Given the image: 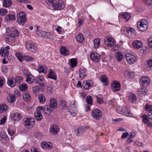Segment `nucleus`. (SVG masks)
Instances as JSON below:
<instances>
[{
    "label": "nucleus",
    "mask_w": 152,
    "mask_h": 152,
    "mask_svg": "<svg viewBox=\"0 0 152 152\" xmlns=\"http://www.w3.org/2000/svg\"><path fill=\"white\" fill-rule=\"evenodd\" d=\"M6 32L8 37L6 39L9 42L14 41V37L19 35L18 31L13 27H10L6 29Z\"/></svg>",
    "instance_id": "f257e3e1"
},
{
    "label": "nucleus",
    "mask_w": 152,
    "mask_h": 152,
    "mask_svg": "<svg viewBox=\"0 0 152 152\" xmlns=\"http://www.w3.org/2000/svg\"><path fill=\"white\" fill-rule=\"evenodd\" d=\"M148 23L147 21L145 19L140 20L138 23L137 28L140 31H145L148 28Z\"/></svg>",
    "instance_id": "f03ea898"
},
{
    "label": "nucleus",
    "mask_w": 152,
    "mask_h": 152,
    "mask_svg": "<svg viewBox=\"0 0 152 152\" xmlns=\"http://www.w3.org/2000/svg\"><path fill=\"white\" fill-rule=\"evenodd\" d=\"M17 22L20 25H23L26 21V16L23 12H20L17 16Z\"/></svg>",
    "instance_id": "7ed1b4c3"
},
{
    "label": "nucleus",
    "mask_w": 152,
    "mask_h": 152,
    "mask_svg": "<svg viewBox=\"0 0 152 152\" xmlns=\"http://www.w3.org/2000/svg\"><path fill=\"white\" fill-rule=\"evenodd\" d=\"M125 56L126 61L129 64H133L137 61V57L134 53H127Z\"/></svg>",
    "instance_id": "20e7f679"
},
{
    "label": "nucleus",
    "mask_w": 152,
    "mask_h": 152,
    "mask_svg": "<svg viewBox=\"0 0 152 152\" xmlns=\"http://www.w3.org/2000/svg\"><path fill=\"white\" fill-rule=\"evenodd\" d=\"M43 109V107L38 106L36 108V111L34 113V116L35 119L38 121H41L43 118L41 113V110Z\"/></svg>",
    "instance_id": "39448f33"
},
{
    "label": "nucleus",
    "mask_w": 152,
    "mask_h": 152,
    "mask_svg": "<svg viewBox=\"0 0 152 152\" xmlns=\"http://www.w3.org/2000/svg\"><path fill=\"white\" fill-rule=\"evenodd\" d=\"M52 6L53 9L56 11L61 10L65 7L64 2L61 0L55 2Z\"/></svg>",
    "instance_id": "423d86ee"
},
{
    "label": "nucleus",
    "mask_w": 152,
    "mask_h": 152,
    "mask_svg": "<svg viewBox=\"0 0 152 152\" xmlns=\"http://www.w3.org/2000/svg\"><path fill=\"white\" fill-rule=\"evenodd\" d=\"M23 121L24 125L27 128L32 127L34 124V120L33 118H26Z\"/></svg>",
    "instance_id": "0eeeda50"
},
{
    "label": "nucleus",
    "mask_w": 152,
    "mask_h": 152,
    "mask_svg": "<svg viewBox=\"0 0 152 152\" xmlns=\"http://www.w3.org/2000/svg\"><path fill=\"white\" fill-rule=\"evenodd\" d=\"M116 111L119 113L124 115L128 116L131 117L132 115L131 111L127 110L125 107L122 108H119L116 110Z\"/></svg>",
    "instance_id": "6e6552de"
},
{
    "label": "nucleus",
    "mask_w": 152,
    "mask_h": 152,
    "mask_svg": "<svg viewBox=\"0 0 152 152\" xmlns=\"http://www.w3.org/2000/svg\"><path fill=\"white\" fill-rule=\"evenodd\" d=\"M124 31L127 36L130 38L134 37L136 35L135 31L134 29L129 27H126L124 28Z\"/></svg>",
    "instance_id": "1a4fd4ad"
},
{
    "label": "nucleus",
    "mask_w": 152,
    "mask_h": 152,
    "mask_svg": "<svg viewBox=\"0 0 152 152\" xmlns=\"http://www.w3.org/2000/svg\"><path fill=\"white\" fill-rule=\"evenodd\" d=\"M92 116L95 119L99 120L102 117V111L98 109L94 110L92 112Z\"/></svg>",
    "instance_id": "9d476101"
},
{
    "label": "nucleus",
    "mask_w": 152,
    "mask_h": 152,
    "mask_svg": "<svg viewBox=\"0 0 152 152\" xmlns=\"http://www.w3.org/2000/svg\"><path fill=\"white\" fill-rule=\"evenodd\" d=\"M37 34L39 36L42 38L52 39L51 34L50 32L47 33L44 31L37 30Z\"/></svg>",
    "instance_id": "9b49d317"
},
{
    "label": "nucleus",
    "mask_w": 152,
    "mask_h": 152,
    "mask_svg": "<svg viewBox=\"0 0 152 152\" xmlns=\"http://www.w3.org/2000/svg\"><path fill=\"white\" fill-rule=\"evenodd\" d=\"M115 42L112 37L107 36L104 38V43L106 45L109 47L113 46L115 44Z\"/></svg>",
    "instance_id": "f8f14e48"
},
{
    "label": "nucleus",
    "mask_w": 152,
    "mask_h": 152,
    "mask_svg": "<svg viewBox=\"0 0 152 152\" xmlns=\"http://www.w3.org/2000/svg\"><path fill=\"white\" fill-rule=\"evenodd\" d=\"M150 78L148 76H142L140 78L142 85L145 86H148L150 83Z\"/></svg>",
    "instance_id": "ddd939ff"
},
{
    "label": "nucleus",
    "mask_w": 152,
    "mask_h": 152,
    "mask_svg": "<svg viewBox=\"0 0 152 152\" xmlns=\"http://www.w3.org/2000/svg\"><path fill=\"white\" fill-rule=\"evenodd\" d=\"M10 49V47L7 46L4 48H2L0 50V54L4 57H7L9 54L8 50Z\"/></svg>",
    "instance_id": "4468645a"
},
{
    "label": "nucleus",
    "mask_w": 152,
    "mask_h": 152,
    "mask_svg": "<svg viewBox=\"0 0 152 152\" xmlns=\"http://www.w3.org/2000/svg\"><path fill=\"white\" fill-rule=\"evenodd\" d=\"M79 74L81 79H83L88 75L86 69L83 67H80L79 71Z\"/></svg>",
    "instance_id": "2eb2a0df"
},
{
    "label": "nucleus",
    "mask_w": 152,
    "mask_h": 152,
    "mask_svg": "<svg viewBox=\"0 0 152 152\" xmlns=\"http://www.w3.org/2000/svg\"><path fill=\"white\" fill-rule=\"evenodd\" d=\"M26 47L27 50L31 52H35L37 49V45L33 43H27L26 45Z\"/></svg>",
    "instance_id": "dca6fc26"
},
{
    "label": "nucleus",
    "mask_w": 152,
    "mask_h": 152,
    "mask_svg": "<svg viewBox=\"0 0 152 152\" xmlns=\"http://www.w3.org/2000/svg\"><path fill=\"white\" fill-rule=\"evenodd\" d=\"M0 140L3 144H6L7 143L9 139L6 133L1 132L0 133Z\"/></svg>",
    "instance_id": "f3484780"
},
{
    "label": "nucleus",
    "mask_w": 152,
    "mask_h": 152,
    "mask_svg": "<svg viewBox=\"0 0 152 152\" xmlns=\"http://www.w3.org/2000/svg\"><path fill=\"white\" fill-rule=\"evenodd\" d=\"M22 117V114L18 113H12L11 115V118L14 121H18Z\"/></svg>",
    "instance_id": "a211bd4d"
},
{
    "label": "nucleus",
    "mask_w": 152,
    "mask_h": 152,
    "mask_svg": "<svg viewBox=\"0 0 152 152\" xmlns=\"http://www.w3.org/2000/svg\"><path fill=\"white\" fill-rule=\"evenodd\" d=\"M113 90L115 91H117L121 89V84L119 82L114 81L111 84Z\"/></svg>",
    "instance_id": "6ab92c4d"
},
{
    "label": "nucleus",
    "mask_w": 152,
    "mask_h": 152,
    "mask_svg": "<svg viewBox=\"0 0 152 152\" xmlns=\"http://www.w3.org/2000/svg\"><path fill=\"white\" fill-rule=\"evenodd\" d=\"M93 85V82L90 80L84 81L83 83V86L86 90L89 89V88Z\"/></svg>",
    "instance_id": "aec40b11"
},
{
    "label": "nucleus",
    "mask_w": 152,
    "mask_h": 152,
    "mask_svg": "<svg viewBox=\"0 0 152 152\" xmlns=\"http://www.w3.org/2000/svg\"><path fill=\"white\" fill-rule=\"evenodd\" d=\"M100 55L96 53L93 52L90 55V58L95 62H98L100 60Z\"/></svg>",
    "instance_id": "412c9836"
},
{
    "label": "nucleus",
    "mask_w": 152,
    "mask_h": 152,
    "mask_svg": "<svg viewBox=\"0 0 152 152\" xmlns=\"http://www.w3.org/2000/svg\"><path fill=\"white\" fill-rule=\"evenodd\" d=\"M132 46L135 49H139L142 47V44L140 41L136 40L132 42Z\"/></svg>",
    "instance_id": "4be33fe9"
},
{
    "label": "nucleus",
    "mask_w": 152,
    "mask_h": 152,
    "mask_svg": "<svg viewBox=\"0 0 152 152\" xmlns=\"http://www.w3.org/2000/svg\"><path fill=\"white\" fill-rule=\"evenodd\" d=\"M49 107L51 108L56 109L57 107V104L56 100L55 98H52L50 99Z\"/></svg>",
    "instance_id": "5701e85b"
},
{
    "label": "nucleus",
    "mask_w": 152,
    "mask_h": 152,
    "mask_svg": "<svg viewBox=\"0 0 152 152\" xmlns=\"http://www.w3.org/2000/svg\"><path fill=\"white\" fill-rule=\"evenodd\" d=\"M41 147L44 149L50 150L52 148V144L50 142H43L41 144Z\"/></svg>",
    "instance_id": "b1692460"
},
{
    "label": "nucleus",
    "mask_w": 152,
    "mask_h": 152,
    "mask_svg": "<svg viewBox=\"0 0 152 152\" xmlns=\"http://www.w3.org/2000/svg\"><path fill=\"white\" fill-rule=\"evenodd\" d=\"M48 69L45 65H39L37 68V70L40 73H46Z\"/></svg>",
    "instance_id": "393cba45"
},
{
    "label": "nucleus",
    "mask_w": 152,
    "mask_h": 152,
    "mask_svg": "<svg viewBox=\"0 0 152 152\" xmlns=\"http://www.w3.org/2000/svg\"><path fill=\"white\" fill-rule=\"evenodd\" d=\"M26 82L29 84L32 83L34 81V79L33 76L30 73L26 74Z\"/></svg>",
    "instance_id": "a878e982"
},
{
    "label": "nucleus",
    "mask_w": 152,
    "mask_h": 152,
    "mask_svg": "<svg viewBox=\"0 0 152 152\" xmlns=\"http://www.w3.org/2000/svg\"><path fill=\"white\" fill-rule=\"evenodd\" d=\"M41 110H44L45 113L47 115H50L53 111V109L51 108L48 105L45 106L44 107H43V109Z\"/></svg>",
    "instance_id": "bb28decb"
},
{
    "label": "nucleus",
    "mask_w": 152,
    "mask_h": 152,
    "mask_svg": "<svg viewBox=\"0 0 152 152\" xmlns=\"http://www.w3.org/2000/svg\"><path fill=\"white\" fill-rule=\"evenodd\" d=\"M83 126H81L75 129V133L76 136H79L85 132Z\"/></svg>",
    "instance_id": "cd10ccee"
},
{
    "label": "nucleus",
    "mask_w": 152,
    "mask_h": 152,
    "mask_svg": "<svg viewBox=\"0 0 152 152\" xmlns=\"http://www.w3.org/2000/svg\"><path fill=\"white\" fill-rule=\"evenodd\" d=\"M15 15L13 13H10L5 16V20L7 21H12L15 19Z\"/></svg>",
    "instance_id": "c85d7f7f"
},
{
    "label": "nucleus",
    "mask_w": 152,
    "mask_h": 152,
    "mask_svg": "<svg viewBox=\"0 0 152 152\" xmlns=\"http://www.w3.org/2000/svg\"><path fill=\"white\" fill-rule=\"evenodd\" d=\"M7 101L10 103H13L15 101L16 97L15 95L12 94H9L7 97Z\"/></svg>",
    "instance_id": "c756f323"
},
{
    "label": "nucleus",
    "mask_w": 152,
    "mask_h": 152,
    "mask_svg": "<svg viewBox=\"0 0 152 152\" xmlns=\"http://www.w3.org/2000/svg\"><path fill=\"white\" fill-rule=\"evenodd\" d=\"M60 53L63 55L65 56L69 55L70 54L69 51L66 49L65 47L62 46L60 49Z\"/></svg>",
    "instance_id": "7c9ffc66"
},
{
    "label": "nucleus",
    "mask_w": 152,
    "mask_h": 152,
    "mask_svg": "<svg viewBox=\"0 0 152 152\" xmlns=\"http://www.w3.org/2000/svg\"><path fill=\"white\" fill-rule=\"evenodd\" d=\"M59 129L58 126L56 125H53L50 129V132L53 135L56 134L58 132Z\"/></svg>",
    "instance_id": "2f4dec72"
},
{
    "label": "nucleus",
    "mask_w": 152,
    "mask_h": 152,
    "mask_svg": "<svg viewBox=\"0 0 152 152\" xmlns=\"http://www.w3.org/2000/svg\"><path fill=\"white\" fill-rule=\"evenodd\" d=\"M100 80L103 83L104 85L107 86L109 83V82L107 80V77L105 75H103L100 78Z\"/></svg>",
    "instance_id": "473e14b6"
},
{
    "label": "nucleus",
    "mask_w": 152,
    "mask_h": 152,
    "mask_svg": "<svg viewBox=\"0 0 152 152\" xmlns=\"http://www.w3.org/2000/svg\"><path fill=\"white\" fill-rule=\"evenodd\" d=\"M120 16L125 19L126 21H128L131 18L130 14L128 13H122L120 14Z\"/></svg>",
    "instance_id": "72a5a7b5"
},
{
    "label": "nucleus",
    "mask_w": 152,
    "mask_h": 152,
    "mask_svg": "<svg viewBox=\"0 0 152 152\" xmlns=\"http://www.w3.org/2000/svg\"><path fill=\"white\" fill-rule=\"evenodd\" d=\"M8 109V106L5 104H0V113L6 112Z\"/></svg>",
    "instance_id": "f704fd0d"
},
{
    "label": "nucleus",
    "mask_w": 152,
    "mask_h": 152,
    "mask_svg": "<svg viewBox=\"0 0 152 152\" xmlns=\"http://www.w3.org/2000/svg\"><path fill=\"white\" fill-rule=\"evenodd\" d=\"M128 100L130 102H134L137 100V98L135 94L130 93L128 96Z\"/></svg>",
    "instance_id": "c9c22d12"
},
{
    "label": "nucleus",
    "mask_w": 152,
    "mask_h": 152,
    "mask_svg": "<svg viewBox=\"0 0 152 152\" xmlns=\"http://www.w3.org/2000/svg\"><path fill=\"white\" fill-rule=\"evenodd\" d=\"M48 77L49 78L55 80L56 79V75L55 72L52 69L49 71V73L48 74Z\"/></svg>",
    "instance_id": "e433bc0d"
},
{
    "label": "nucleus",
    "mask_w": 152,
    "mask_h": 152,
    "mask_svg": "<svg viewBox=\"0 0 152 152\" xmlns=\"http://www.w3.org/2000/svg\"><path fill=\"white\" fill-rule=\"evenodd\" d=\"M12 3L11 0H3V6L6 8L9 7Z\"/></svg>",
    "instance_id": "4c0bfd02"
},
{
    "label": "nucleus",
    "mask_w": 152,
    "mask_h": 152,
    "mask_svg": "<svg viewBox=\"0 0 152 152\" xmlns=\"http://www.w3.org/2000/svg\"><path fill=\"white\" fill-rule=\"evenodd\" d=\"M35 80L37 84H39L44 81V79L42 76L38 75L36 77Z\"/></svg>",
    "instance_id": "58836bf2"
},
{
    "label": "nucleus",
    "mask_w": 152,
    "mask_h": 152,
    "mask_svg": "<svg viewBox=\"0 0 152 152\" xmlns=\"http://www.w3.org/2000/svg\"><path fill=\"white\" fill-rule=\"evenodd\" d=\"M93 42L94 48H98L100 45V39H95L94 40Z\"/></svg>",
    "instance_id": "ea45409f"
},
{
    "label": "nucleus",
    "mask_w": 152,
    "mask_h": 152,
    "mask_svg": "<svg viewBox=\"0 0 152 152\" xmlns=\"http://www.w3.org/2000/svg\"><path fill=\"white\" fill-rule=\"evenodd\" d=\"M115 57L118 61H120L122 59L123 54L121 52H117L115 53Z\"/></svg>",
    "instance_id": "a19ab883"
},
{
    "label": "nucleus",
    "mask_w": 152,
    "mask_h": 152,
    "mask_svg": "<svg viewBox=\"0 0 152 152\" xmlns=\"http://www.w3.org/2000/svg\"><path fill=\"white\" fill-rule=\"evenodd\" d=\"M23 98L24 100L28 102L30 100L31 97L28 92H25L23 94Z\"/></svg>",
    "instance_id": "79ce46f5"
},
{
    "label": "nucleus",
    "mask_w": 152,
    "mask_h": 152,
    "mask_svg": "<svg viewBox=\"0 0 152 152\" xmlns=\"http://www.w3.org/2000/svg\"><path fill=\"white\" fill-rule=\"evenodd\" d=\"M77 41L80 43H82L84 41L83 36L81 34H79L76 37Z\"/></svg>",
    "instance_id": "37998d69"
},
{
    "label": "nucleus",
    "mask_w": 152,
    "mask_h": 152,
    "mask_svg": "<svg viewBox=\"0 0 152 152\" xmlns=\"http://www.w3.org/2000/svg\"><path fill=\"white\" fill-rule=\"evenodd\" d=\"M145 110L148 112V113H152V105L147 104L144 107Z\"/></svg>",
    "instance_id": "c03bdc74"
},
{
    "label": "nucleus",
    "mask_w": 152,
    "mask_h": 152,
    "mask_svg": "<svg viewBox=\"0 0 152 152\" xmlns=\"http://www.w3.org/2000/svg\"><path fill=\"white\" fill-rule=\"evenodd\" d=\"M16 56L20 62H21L24 60V55H23L22 53L17 52L16 53Z\"/></svg>",
    "instance_id": "a18cd8bd"
},
{
    "label": "nucleus",
    "mask_w": 152,
    "mask_h": 152,
    "mask_svg": "<svg viewBox=\"0 0 152 152\" xmlns=\"http://www.w3.org/2000/svg\"><path fill=\"white\" fill-rule=\"evenodd\" d=\"M38 99L40 102L41 103L43 104L45 103L46 98L44 94H41L39 95Z\"/></svg>",
    "instance_id": "49530a36"
},
{
    "label": "nucleus",
    "mask_w": 152,
    "mask_h": 152,
    "mask_svg": "<svg viewBox=\"0 0 152 152\" xmlns=\"http://www.w3.org/2000/svg\"><path fill=\"white\" fill-rule=\"evenodd\" d=\"M142 122L145 124H147L150 121L148 116L146 115H142Z\"/></svg>",
    "instance_id": "de8ad7c7"
},
{
    "label": "nucleus",
    "mask_w": 152,
    "mask_h": 152,
    "mask_svg": "<svg viewBox=\"0 0 152 152\" xmlns=\"http://www.w3.org/2000/svg\"><path fill=\"white\" fill-rule=\"evenodd\" d=\"M59 106L60 108L63 110L65 109L66 108V102L64 100H60Z\"/></svg>",
    "instance_id": "09e8293b"
},
{
    "label": "nucleus",
    "mask_w": 152,
    "mask_h": 152,
    "mask_svg": "<svg viewBox=\"0 0 152 152\" xmlns=\"http://www.w3.org/2000/svg\"><path fill=\"white\" fill-rule=\"evenodd\" d=\"M146 90L145 88L139 89L138 90V94L141 96H144L146 93Z\"/></svg>",
    "instance_id": "8fccbe9b"
},
{
    "label": "nucleus",
    "mask_w": 152,
    "mask_h": 152,
    "mask_svg": "<svg viewBox=\"0 0 152 152\" xmlns=\"http://www.w3.org/2000/svg\"><path fill=\"white\" fill-rule=\"evenodd\" d=\"M70 66L72 68L75 66L77 65V60L76 59H71L70 61Z\"/></svg>",
    "instance_id": "3c124183"
},
{
    "label": "nucleus",
    "mask_w": 152,
    "mask_h": 152,
    "mask_svg": "<svg viewBox=\"0 0 152 152\" xmlns=\"http://www.w3.org/2000/svg\"><path fill=\"white\" fill-rule=\"evenodd\" d=\"M19 88L22 91H26L28 89L26 84L25 83H22L19 86Z\"/></svg>",
    "instance_id": "603ef678"
},
{
    "label": "nucleus",
    "mask_w": 152,
    "mask_h": 152,
    "mask_svg": "<svg viewBox=\"0 0 152 152\" xmlns=\"http://www.w3.org/2000/svg\"><path fill=\"white\" fill-rule=\"evenodd\" d=\"M23 79V77L21 76H18L15 77V80L16 84L18 85L21 83Z\"/></svg>",
    "instance_id": "864d4df0"
},
{
    "label": "nucleus",
    "mask_w": 152,
    "mask_h": 152,
    "mask_svg": "<svg viewBox=\"0 0 152 152\" xmlns=\"http://www.w3.org/2000/svg\"><path fill=\"white\" fill-rule=\"evenodd\" d=\"M24 59L26 61L29 62L33 61L34 60V58L31 56L24 55Z\"/></svg>",
    "instance_id": "5fc2aeb1"
},
{
    "label": "nucleus",
    "mask_w": 152,
    "mask_h": 152,
    "mask_svg": "<svg viewBox=\"0 0 152 152\" xmlns=\"http://www.w3.org/2000/svg\"><path fill=\"white\" fill-rule=\"evenodd\" d=\"M7 84L11 87L14 86L16 85L15 82L14 83L13 80L10 79H8Z\"/></svg>",
    "instance_id": "6e6d98bb"
},
{
    "label": "nucleus",
    "mask_w": 152,
    "mask_h": 152,
    "mask_svg": "<svg viewBox=\"0 0 152 152\" xmlns=\"http://www.w3.org/2000/svg\"><path fill=\"white\" fill-rule=\"evenodd\" d=\"M86 101L88 104L90 105L92 104L93 99L91 96H88L86 98Z\"/></svg>",
    "instance_id": "4d7b16f0"
},
{
    "label": "nucleus",
    "mask_w": 152,
    "mask_h": 152,
    "mask_svg": "<svg viewBox=\"0 0 152 152\" xmlns=\"http://www.w3.org/2000/svg\"><path fill=\"white\" fill-rule=\"evenodd\" d=\"M133 72L130 73V72L127 71H125L124 72V76L126 78L131 77V75H134Z\"/></svg>",
    "instance_id": "13d9d810"
},
{
    "label": "nucleus",
    "mask_w": 152,
    "mask_h": 152,
    "mask_svg": "<svg viewBox=\"0 0 152 152\" xmlns=\"http://www.w3.org/2000/svg\"><path fill=\"white\" fill-rule=\"evenodd\" d=\"M7 10L4 9H0V15H5L7 12Z\"/></svg>",
    "instance_id": "bf43d9fd"
},
{
    "label": "nucleus",
    "mask_w": 152,
    "mask_h": 152,
    "mask_svg": "<svg viewBox=\"0 0 152 152\" xmlns=\"http://www.w3.org/2000/svg\"><path fill=\"white\" fill-rule=\"evenodd\" d=\"M47 4L50 6H52L53 4L56 2L55 0H45Z\"/></svg>",
    "instance_id": "052dcab7"
},
{
    "label": "nucleus",
    "mask_w": 152,
    "mask_h": 152,
    "mask_svg": "<svg viewBox=\"0 0 152 152\" xmlns=\"http://www.w3.org/2000/svg\"><path fill=\"white\" fill-rule=\"evenodd\" d=\"M53 88L51 86H49L47 88V91L48 93L49 94H50L53 93Z\"/></svg>",
    "instance_id": "680f3d73"
},
{
    "label": "nucleus",
    "mask_w": 152,
    "mask_h": 152,
    "mask_svg": "<svg viewBox=\"0 0 152 152\" xmlns=\"http://www.w3.org/2000/svg\"><path fill=\"white\" fill-rule=\"evenodd\" d=\"M144 3L152 7V0H143Z\"/></svg>",
    "instance_id": "e2e57ef3"
},
{
    "label": "nucleus",
    "mask_w": 152,
    "mask_h": 152,
    "mask_svg": "<svg viewBox=\"0 0 152 152\" xmlns=\"http://www.w3.org/2000/svg\"><path fill=\"white\" fill-rule=\"evenodd\" d=\"M39 87L38 86H36L32 87V90L34 93H36L38 92Z\"/></svg>",
    "instance_id": "0e129e2a"
},
{
    "label": "nucleus",
    "mask_w": 152,
    "mask_h": 152,
    "mask_svg": "<svg viewBox=\"0 0 152 152\" xmlns=\"http://www.w3.org/2000/svg\"><path fill=\"white\" fill-rule=\"evenodd\" d=\"M77 103L75 100L72 101L70 104L71 107L74 108H76L77 107Z\"/></svg>",
    "instance_id": "69168bd1"
},
{
    "label": "nucleus",
    "mask_w": 152,
    "mask_h": 152,
    "mask_svg": "<svg viewBox=\"0 0 152 152\" xmlns=\"http://www.w3.org/2000/svg\"><path fill=\"white\" fill-rule=\"evenodd\" d=\"M7 119V117L5 116L0 120V124L2 125L4 124Z\"/></svg>",
    "instance_id": "338daca9"
},
{
    "label": "nucleus",
    "mask_w": 152,
    "mask_h": 152,
    "mask_svg": "<svg viewBox=\"0 0 152 152\" xmlns=\"http://www.w3.org/2000/svg\"><path fill=\"white\" fill-rule=\"evenodd\" d=\"M148 44L149 47L152 48V37L148 39Z\"/></svg>",
    "instance_id": "774afa93"
}]
</instances>
